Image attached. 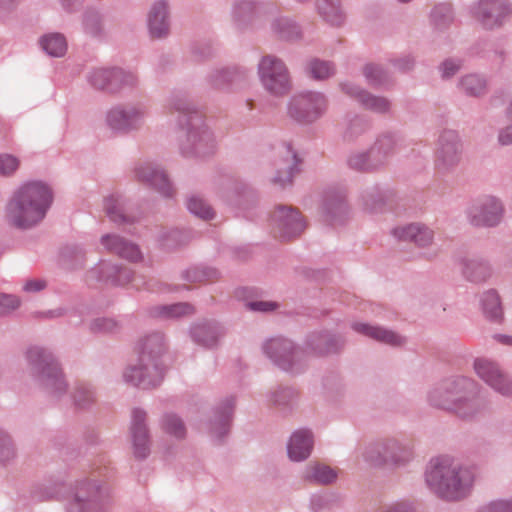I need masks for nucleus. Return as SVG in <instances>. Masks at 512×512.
I'll use <instances>...</instances> for the list:
<instances>
[{
  "label": "nucleus",
  "instance_id": "1",
  "mask_svg": "<svg viewBox=\"0 0 512 512\" xmlns=\"http://www.w3.org/2000/svg\"><path fill=\"white\" fill-rule=\"evenodd\" d=\"M53 202L51 188L41 181H30L18 187L9 199L5 218L7 223L20 230L38 226L46 217Z\"/></svg>",
  "mask_w": 512,
  "mask_h": 512
},
{
  "label": "nucleus",
  "instance_id": "2",
  "mask_svg": "<svg viewBox=\"0 0 512 512\" xmlns=\"http://www.w3.org/2000/svg\"><path fill=\"white\" fill-rule=\"evenodd\" d=\"M26 371L34 382L51 398L60 399L68 384L54 353L43 346L33 345L24 352Z\"/></svg>",
  "mask_w": 512,
  "mask_h": 512
},
{
  "label": "nucleus",
  "instance_id": "3",
  "mask_svg": "<svg viewBox=\"0 0 512 512\" xmlns=\"http://www.w3.org/2000/svg\"><path fill=\"white\" fill-rule=\"evenodd\" d=\"M426 479L428 485L442 497L459 499L472 485L474 477L469 469L461 468L451 458L444 456L431 461Z\"/></svg>",
  "mask_w": 512,
  "mask_h": 512
},
{
  "label": "nucleus",
  "instance_id": "4",
  "mask_svg": "<svg viewBox=\"0 0 512 512\" xmlns=\"http://www.w3.org/2000/svg\"><path fill=\"white\" fill-rule=\"evenodd\" d=\"M164 351L163 338L153 335L145 340L141 365L134 366L130 371V383L143 389L155 387L163 378V370L156 363V358Z\"/></svg>",
  "mask_w": 512,
  "mask_h": 512
},
{
  "label": "nucleus",
  "instance_id": "5",
  "mask_svg": "<svg viewBox=\"0 0 512 512\" xmlns=\"http://www.w3.org/2000/svg\"><path fill=\"white\" fill-rule=\"evenodd\" d=\"M89 287H120L128 281V270L125 263L111 260H100L84 276Z\"/></svg>",
  "mask_w": 512,
  "mask_h": 512
},
{
  "label": "nucleus",
  "instance_id": "6",
  "mask_svg": "<svg viewBox=\"0 0 512 512\" xmlns=\"http://www.w3.org/2000/svg\"><path fill=\"white\" fill-rule=\"evenodd\" d=\"M66 510L67 512H106L102 504L100 484L88 479L77 481Z\"/></svg>",
  "mask_w": 512,
  "mask_h": 512
},
{
  "label": "nucleus",
  "instance_id": "7",
  "mask_svg": "<svg viewBox=\"0 0 512 512\" xmlns=\"http://www.w3.org/2000/svg\"><path fill=\"white\" fill-rule=\"evenodd\" d=\"M85 78L92 89L108 95H117L125 88L128 74L119 66H101L88 70Z\"/></svg>",
  "mask_w": 512,
  "mask_h": 512
},
{
  "label": "nucleus",
  "instance_id": "8",
  "mask_svg": "<svg viewBox=\"0 0 512 512\" xmlns=\"http://www.w3.org/2000/svg\"><path fill=\"white\" fill-rule=\"evenodd\" d=\"M258 73L264 88L274 95H283L290 89L288 71L284 63L274 57L265 56L259 63Z\"/></svg>",
  "mask_w": 512,
  "mask_h": 512
},
{
  "label": "nucleus",
  "instance_id": "9",
  "mask_svg": "<svg viewBox=\"0 0 512 512\" xmlns=\"http://www.w3.org/2000/svg\"><path fill=\"white\" fill-rule=\"evenodd\" d=\"M326 107L324 97L319 93H305L295 96L290 104L289 113L298 121L311 122L317 119Z\"/></svg>",
  "mask_w": 512,
  "mask_h": 512
},
{
  "label": "nucleus",
  "instance_id": "10",
  "mask_svg": "<svg viewBox=\"0 0 512 512\" xmlns=\"http://www.w3.org/2000/svg\"><path fill=\"white\" fill-rule=\"evenodd\" d=\"M150 444L146 414L140 409H134L130 415V452L135 458H145L150 453Z\"/></svg>",
  "mask_w": 512,
  "mask_h": 512
},
{
  "label": "nucleus",
  "instance_id": "11",
  "mask_svg": "<svg viewBox=\"0 0 512 512\" xmlns=\"http://www.w3.org/2000/svg\"><path fill=\"white\" fill-rule=\"evenodd\" d=\"M275 236L289 239L299 235L305 229L301 214L287 207H279L272 215Z\"/></svg>",
  "mask_w": 512,
  "mask_h": 512
},
{
  "label": "nucleus",
  "instance_id": "12",
  "mask_svg": "<svg viewBox=\"0 0 512 512\" xmlns=\"http://www.w3.org/2000/svg\"><path fill=\"white\" fill-rule=\"evenodd\" d=\"M394 142L391 137H383L376 145L369 151V153L354 154L349 159V165L353 169L359 171H367L375 168L380 163V155L382 151L387 155L392 151Z\"/></svg>",
  "mask_w": 512,
  "mask_h": 512
},
{
  "label": "nucleus",
  "instance_id": "13",
  "mask_svg": "<svg viewBox=\"0 0 512 512\" xmlns=\"http://www.w3.org/2000/svg\"><path fill=\"white\" fill-rule=\"evenodd\" d=\"M475 370L479 377L498 392L508 395L512 393V383L500 372L498 367L486 359L475 361Z\"/></svg>",
  "mask_w": 512,
  "mask_h": 512
},
{
  "label": "nucleus",
  "instance_id": "14",
  "mask_svg": "<svg viewBox=\"0 0 512 512\" xmlns=\"http://www.w3.org/2000/svg\"><path fill=\"white\" fill-rule=\"evenodd\" d=\"M501 204L494 197H487L470 211L471 222L476 226H492L499 222Z\"/></svg>",
  "mask_w": 512,
  "mask_h": 512
},
{
  "label": "nucleus",
  "instance_id": "15",
  "mask_svg": "<svg viewBox=\"0 0 512 512\" xmlns=\"http://www.w3.org/2000/svg\"><path fill=\"white\" fill-rule=\"evenodd\" d=\"M510 13L506 0H481L477 11V18L487 28L499 24L501 20Z\"/></svg>",
  "mask_w": 512,
  "mask_h": 512
},
{
  "label": "nucleus",
  "instance_id": "16",
  "mask_svg": "<svg viewBox=\"0 0 512 512\" xmlns=\"http://www.w3.org/2000/svg\"><path fill=\"white\" fill-rule=\"evenodd\" d=\"M148 27L153 38H161L168 34L170 28L169 9L165 1H157L150 8Z\"/></svg>",
  "mask_w": 512,
  "mask_h": 512
},
{
  "label": "nucleus",
  "instance_id": "17",
  "mask_svg": "<svg viewBox=\"0 0 512 512\" xmlns=\"http://www.w3.org/2000/svg\"><path fill=\"white\" fill-rule=\"evenodd\" d=\"M313 448L312 434L308 430L295 431L288 442V456L292 461L305 460Z\"/></svg>",
  "mask_w": 512,
  "mask_h": 512
},
{
  "label": "nucleus",
  "instance_id": "18",
  "mask_svg": "<svg viewBox=\"0 0 512 512\" xmlns=\"http://www.w3.org/2000/svg\"><path fill=\"white\" fill-rule=\"evenodd\" d=\"M394 235L401 240L414 241L419 246H427L433 239V232L419 224H409L407 226L398 227L394 230Z\"/></svg>",
  "mask_w": 512,
  "mask_h": 512
},
{
  "label": "nucleus",
  "instance_id": "19",
  "mask_svg": "<svg viewBox=\"0 0 512 512\" xmlns=\"http://www.w3.org/2000/svg\"><path fill=\"white\" fill-rule=\"evenodd\" d=\"M136 174L140 180L151 183L164 196H171L173 194L172 186L163 171L156 170L147 165L138 169Z\"/></svg>",
  "mask_w": 512,
  "mask_h": 512
},
{
  "label": "nucleus",
  "instance_id": "20",
  "mask_svg": "<svg viewBox=\"0 0 512 512\" xmlns=\"http://www.w3.org/2000/svg\"><path fill=\"white\" fill-rule=\"evenodd\" d=\"M38 42L42 50L51 57H64L68 50L67 39L64 34L59 32L44 34Z\"/></svg>",
  "mask_w": 512,
  "mask_h": 512
},
{
  "label": "nucleus",
  "instance_id": "21",
  "mask_svg": "<svg viewBox=\"0 0 512 512\" xmlns=\"http://www.w3.org/2000/svg\"><path fill=\"white\" fill-rule=\"evenodd\" d=\"M104 211L111 222L122 225L127 222L126 198L113 194L105 198Z\"/></svg>",
  "mask_w": 512,
  "mask_h": 512
},
{
  "label": "nucleus",
  "instance_id": "22",
  "mask_svg": "<svg viewBox=\"0 0 512 512\" xmlns=\"http://www.w3.org/2000/svg\"><path fill=\"white\" fill-rule=\"evenodd\" d=\"M353 329L377 341L393 346L401 345L404 342V339L401 336L380 327H373L364 323H355L353 325Z\"/></svg>",
  "mask_w": 512,
  "mask_h": 512
},
{
  "label": "nucleus",
  "instance_id": "23",
  "mask_svg": "<svg viewBox=\"0 0 512 512\" xmlns=\"http://www.w3.org/2000/svg\"><path fill=\"white\" fill-rule=\"evenodd\" d=\"M106 125L114 134H125L128 130V109L124 104L112 106L106 113Z\"/></svg>",
  "mask_w": 512,
  "mask_h": 512
},
{
  "label": "nucleus",
  "instance_id": "24",
  "mask_svg": "<svg viewBox=\"0 0 512 512\" xmlns=\"http://www.w3.org/2000/svg\"><path fill=\"white\" fill-rule=\"evenodd\" d=\"M459 144L453 132H446L441 138V148L438 157L444 165H453L459 160Z\"/></svg>",
  "mask_w": 512,
  "mask_h": 512
},
{
  "label": "nucleus",
  "instance_id": "25",
  "mask_svg": "<svg viewBox=\"0 0 512 512\" xmlns=\"http://www.w3.org/2000/svg\"><path fill=\"white\" fill-rule=\"evenodd\" d=\"M18 450L13 437L0 428V465L8 466L15 462Z\"/></svg>",
  "mask_w": 512,
  "mask_h": 512
},
{
  "label": "nucleus",
  "instance_id": "26",
  "mask_svg": "<svg viewBox=\"0 0 512 512\" xmlns=\"http://www.w3.org/2000/svg\"><path fill=\"white\" fill-rule=\"evenodd\" d=\"M100 242L109 253L124 260L128 259V242L124 237L117 234H106L101 237Z\"/></svg>",
  "mask_w": 512,
  "mask_h": 512
},
{
  "label": "nucleus",
  "instance_id": "27",
  "mask_svg": "<svg viewBox=\"0 0 512 512\" xmlns=\"http://www.w3.org/2000/svg\"><path fill=\"white\" fill-rule=\"evenodd\" d=\"M287 158L285 163L279 164L278 174L274 178V182L280 184L281 186H285L292 182V178L296 171V167L299 163L297 156L290 149L287 150Z\"/></svg>",
  "mask_w": 512,
  "mask_h": 512
},
{
  "label": "nucleus",
  "instance_id": "28",
  "mask_svg": "<svg viewBox=\"0 0 512 512\" xmlns=\"http://www.w3.org/2000/svg\"><path fill=\"white\" fill-rule=\"evenodd\" d=\"M440 396L441 395L439 392H434L433 395L431 396V401L437 406L443 407L448 410L455 411L461 417L470 416V414H471L470 413V409H471L470 403H468V402H463V403L461 402L460 404L450 403L452 400H454V394L452 392H447L445 394L443 400L438 399Z\"/></svg>",
  "mask_w": 512,
  "mask_h": 512
},
{
  "label": "nucleus",
  "instance_id": "29",
  "mask_svg": "<svg viewBox=\"0 0 512 512\" xmlns=\"http://www.w3.org/2000/svg\"><path fill=\"white\" fill-rule=\"evenodd\" d=\"M84 32L91 37H100L103 34L102 16L95 9H87L82 16Z\"/></svg>",
  "mask_w": 512,
  "mask_h": 512
},
{
  "label": "nucleus",
  "instance_id": "30",
  "mask_svg": "<svg viewBox=\"0 0 512 512\" xmlns=\"http://www.w3.org/2000/svg\"><path fill=\"white\" fill-rule=\"evenodd\" d=\"M317 6L320 13L332 25H340L343 22V15L338 6V0H318Z\"/></svg>",
  "mask_w": 512,
  "mask_h": 512
},
{
  "label": "nucleus",
  "instance_id": "31",
  "mask_svg": "<svg viewBox=\"0 0 512 512\" xmlns=\"http://www.w3.org/2000/svg\"><path fill=\"white\" fill-rule=\"evenodd\" d=\"M120 328L119 321L111 317H98L89 323L90 332L95 334H115Z\"/></svg>",
  "mask_w": 512,
  "mask_h": 512
},
{
  "label": "nucleus",
  "instance_id": "32",
  "mask_svg": "<svg viewBox=\"0 0 512 512\" xmlns=\"http://www.w3.org/2000/svg\"><path fill=\"white\" fill-rule=\"evenodd\" d=\"M336 477V471L323 464L311 465L307 471V478L322 484L331 483Z\"/></svg>",
  "mask_w": 512,
  "mask_h": 512
},
{
  "label": "nucleus",
  "instance_id": "33",
  "mask_svg": "<svg viewBox=\"0 0 512 512\" xmlns=\"http://www.w3.org/2000/svg\"><path fill=\"white\" fill-rule=\"evenodd\" d=\"M73 399L77 407L87 408L94 403L95 392L91 385L80 383L74 389Z\"/></svg>",
  "mask_w": 512,
  "mask_h": 512
},
{
  "label": "nucleus",
  "instance_id": "34",
  "mask_svg": "<svg viewBox=\"0 0 512 512\" xmlns=\"http://www.w3.org/2000/svg\"><path fill=\"white\" fill-rule=\"evenodd\" d=\"M266 352L271 358L280 361L281 358L289 357L292 355L291 345L284 339H272L266 344Z\"/></svg>",
  "mask_w": 512,
  "mask_h": 512
},
{
  "label": "nucleus",
  "instance_id": "35",
  "mask_svg": "<svg viewBox=\"0 0 512 512\" xmlns=\"http://www.w3.org/2000/svg\"><path fill=\"white\" fill-rule=\"evenodd\" d=\"M484 313L491 319H499L502 316L500 300L495 291H488L482 297Z\"/></svg>",
  "mask_w": 512,
  "mask_h": 512
},
{
  "label": "nucleus",
  "instance_id": "36",
  "mask_svg": "<svg viewBox=\"0 0 512 512\" xmlns=\"http://www.w3.org/2000/svg\"><path fill=\"white\" fill-rule=\"evenodd\" d=\"M354 95L368 108L384 112L389 108V102L384 98L374 97L365 91L356 90Z\"/></svg>",
  "mask_w": 512,
  "mask_h": 512
},
{
  "label": "nucleus",
  "instance_id": "37",
  "mask_svg": "<svg viewBox=\"0 0 512 512\" xmlns=\"http://www.w3.org/2000/svg\"><path fill=\"white\" fill-rule=\"evenodd\" d=\"M21 161L18 157L8 153L0 154V176L11 177L19 169Z\"/></svg>",
  "mask_w": 512,
  "mask_h": 512
},
{
  "label": "nucleus",
  "instance_id": "38",
  "mask_svg": "<svg viewBox=\"0 0 512 512\" xmlns=\"http://www.w3.org/2000/svg\"><path fill=\"white\" fill-rule=\"evenodd\" d=\"M187 207L191 213L195 214L199 218L211 219L214 216L212 208L199 197H191L188 200Z\"/></svg>",
  "mask_w": 512,
  "mask_h": 512
},
{
  "label": "nucleus",
  "instance_id": "39",
  "mask_svg": "<svg viewBox=\"0 0 512 512\" xmlns=\"http://www.w3.org/2000/svg\"><path fill=\"white\" fill-rule=\"evenodd\" d=\"M163 427L167 433L176 438H182L185 435V427L182 421L175 415H167L164 418Z\"/></svg>",
  "mask_w": 512,
  "mask_h": 512
},
{
  "label": "nucleus",
  "instance_id": "40",
  "mask_svg": "<svg viewBox=\"0 0 512 512\" xmlns=\"http://www.w3.org/2000/svg\"><path fill=\"white\" fill-rule=\"evenodd\" d=\"M462 86L470 95H479L485 90V81L477 75H469L462 80Z\"/></svg>",
  "mask_w": 512,
  "mask_h": 512
},
{
  "label": "nucleus",
  "instance_id": "41",
  "mask_svg": "<svg viewBox=\"0 0 512 512\" xmlns=\"http://www.w3.org/2000/svg\"><path fill=\"white\" fill-rule=\"evenodd\" d=\"M193 312V307L187 303H177L170 306H163L160 310L165 317H180Z\"/></svg>",
  "mask_w": 512,
  "mask_h": 512
},
{
  "label": "nucleus",
  "instance_id": "42",
  "mask_svg": "<svg viewBox=\"0 0 512 512\" xmlns=\"http://www.w3.org/2000/svg\"><path fill=\"white\" fill-rule=\"evenodd\" d=\"M20 299L12 294L0 293V316L7 315L20 306Z\"/></svg>",
  "mask_w": 512,
  "mask_h": 512
},
{
  "label": "nucleus",
  "instance_id": "43",
  "mask_svg": "<svg viewBox=\"0 0 512 512\" xmlns=\"http://www.w3.org/2000/svg\"><path fill=\"white\" fill-rule=\"evenodd\" d=\"M464 274L472 281H480L486 277L487 267L482 263L472 261L466 266Z\"/></svg>",
  "mask_w": 512,
  "mask_h": 512
},
{
  "label": "nucleus",
  "instance_id": "44",
  "mask_svg": "<svg viewBox=\"0 0 512 512\" xmlns=\"http://www.w3.org/2000/svg\"><path fill=\"white\" fill-rule=\"evenodd\" d=\"M310 72L315 79H325L333 73V67L327 62L315 60L310 64Z\"/></svg>",
  "mask_w": 512,
  "mask_h": 512
},
{
  "label": "nucleus",
  "instance_id": "45",
  "mask_svg": "<svg viewBox=\"0 0 512 512\" xmlns=\"http://www.w3.org/2000/svg\"><path fill=\"white\" fill-rule=\"evenodd\" d=\"M364 74L369 81L379 83L381 82L383 72L378 66L370 64L364 68Z\"/></svg>",
  "mask_w": 512,
  "mask_h": 512
},
{
  "label": "nucleus",
  "instance_id": "46",
  "mask_svg": "<svg viewBox=\"0 0 512 512\" xmlns=\"http://www.w3.org/2000/svg\"><path fill=\"white\" fill-rule=\"evenodd\" d=\"M480 512H512V507L507 502L498 501L483 507Z\"/></svg>",
  "mask_w": 512,
  "mask_h": 512
},
{
  "label": "nucleus",
  "instance_id": "47",
  "mask_svg": "<svg viewBox=\"0 0 512 512\" xmlns=\"http://www.w3.org/2000/svg\"><path fill=\"white\" fill-rule=\"evenodd\" d=\"M247 307L254 311H270L274 310L277 307V304L268 301H255L248 303Z\"/></svg>",
  "mask_w": 512,
  "mask_h": 512
},
{
  "label": "nucleus",
  "instance_id": "48",
  "mask_svg": "<svg viewBox=\"0 0 512 512\" xmlns=\"http://www.w3.org/2000/svg\"><path fill=\"white\" fill-rule=\"evenodd\" d=\"M345 211H346V208L342 202H338L335 205H329L326 208V220L332 223L333 222L332 218L334 215H336V214L342 215L343 213H345Z\"/></svg>",
  "mask_w": 512,
  "mask_h": 512
},
{
  "label": "nucleus",
  "instance_id": "49",
  "mask_svg": "<svg viewBox=\"0 0 512 512\" xmlns=\"http://www.w3.org/2000/svg\"><path fill=\"white\" fill-rule=\"evenodd\" d=\"M66 13H74L81 7L83 0H58Z\"/></svg>",
  "mask_w": 512,
  "mask_h": 512
},
{
  "label": "nucleus",
  "instance_id": "50",
  "mask_svg": "<svg viewBox=\"0 0 512 512\" xmlns=\"http://www.w3.org/2000/svg\"><path fill=\"white\" fill-rule=\"evenodd\" d=\"M19 2L20 0H0V18L5 19Z\"/></svg>",
  "mask_w": 512,
  "mask_h": 512
},
{
  "label": "nucleus",
  "instance_id": "51",
  "mask_svg": "<svg viewBox=\"0 0 512 512\" xmlns=\"http://www.w3.org/2000/svg\"><path fill=\"white\" fill-rule=\"evenodd\" d=\"M46 286L45 281L40 279H31L26 281V283L23 286V289L26 292H39L43 290Z\"/></svg>",
  "mask_w": 512,
  "mask_h": 512
},
{
  "label": "nucleus",
  "instance_id": "52",
  "mask_svg": "<svg viewBox=\"0 0 512 512\" xmlns=\"http://www.w3.org/2000/svg\"><path fill=\"white\" fill-rule=\"evenodd\" d=\"M459 64L452 61V60H447L445 61L443 64H442V76L444 78L446 77H450L452 75H454L458 69H459Z\"/></svg>",
  "mask_w": 512,
  "mask_h": 512
},
{
  "label": "nucleus",
  "instance_id": "53",
  "mask_svg": "<svg viewBox=\"0 0 512 512\" xmlns=\"http://www.w3.org/2000/svg\"><path fill=\"white\" fill-rule=\"evenodd\" d=\"M66 314V309L63 307H58L55 309H51L45 312L40 313V315L44 318L54 319L62 317Z\"/></svg>",
  "mask_w": 512,
  "mask_h": 512
},
{
  "label": "nucleus",
  "instance_id": "54",
  "mask_svg": "<svg viewBox=\"0 0 512 512\" xmlns=\"http://www.w3.org/2000/svg\"><path fill=\"white\" fill-rule=\"evenodd\" d=\"M499 142L502 145L512 143V126H508L499 133Z\"/></svg>",
  "mask_w": 512,
  "mask_h": 512
},
{
  "label": "nucleus",
  "instance_id": "55",
  "mask_svg": "<svg viewBox=\"0 0 512 512\" xmlns=\"http://www.w3.org/2000/svg\"><path fill=\"white\" fill-rule=\"evenodd\" d=\"M385 512H412L411 508L405 503H397L388 508Z\"/></svg>",
  "mask_w": 512,
  "mask_h": 512
},
{
  "label": "nucleus",
  "instance_id": "56",
  "mask_svg": "<svg viewBox=\"0 0 512 512\" xmlns=\"http://www.w3.org/2000/svg\"><path fill=\"white\" fill-rule=\"evenodd\" d=\"M193 333H194L195 338H197L198 341L203 342V344H205L206 346H211V345H213L215 343V337L214 336L211 337L209 340H204V339L201 338L202 333H203V329L202 328H196Z\"/></svg>",
  "mask_w": 512,
  "mask_h": 512
},
{
  "label": "nucleus",
  "instance_id": "57",
  "mask_svg": "<svg viewBox=\"0 0 512 512\" xmlns=\"http://www.w3.org/2000/svg\"><path fill=\"white\" fill-rule=\"evenodd\" d=\"M141 259V252L138 247L130 244V262Z\"/></svg>",
  "mask_w": 512,
  "mask_h": 512
},
{
  "label": "nucleus",
  "instance_id": "58",
  "mask_svg": "<svg viewBox=\"0 0 512 512\" xmlns=\"http://www.w3.org/2000/svg\"><path fill=\"white\" fill-rule=\"evenodd\" d=\"M209 140H210V135H209L206 131H204V132H203V135H201V136L199 137V141H198V143L196 144V147H195L196 152H197V153H200V152H201L202 142H208Z\"/></svg>",
  "mask_w": 512,
  "mask_h": 512
},
{
  "label": "nucleus",
  "instance_id": "59",
  "mask_svg": "<svg viewBox=\"0 0 512 512\" xmlns=\"http://www.w3.org/2000/svg\"><path fill=\"white\" fill-rule=\"evenodd\" d=\"M502 341H503L504 343H507V344H511V345H512V337L503 336V337H502Z\"/></svg>",
  "mask_w": 512,
  "mask_h": 512
},
{
  "label": "nucleus",
  "instance_id": "60",
  "mask_svg": "<svg viewBox=\"0 0 512 512\" xmlns=\"http://www.w3.org/2000/svg\"><path fill=\"white\" fill-rule=\"evenodd\" d=\"M189 139H192L193 141L196 140V134L194 132L189 133Z\"/></svg>",
  "mask_w": 512,
  "mask_h": 512
},
{
  "label": "nucleus",
  "instance_id": "61",
  "mask_svg": "<svg viewBox=\"0 0 512 512\" xmlns=\"http://www.w3.org/2000/svg\"><path fill=\"white\" fill-rule=\"evenodd\" d=\"M123 379L126 381L127 380V375L126 373H123Z\"/></svg>",
  "mask_w": 512,
  "mask_h": 512
}]
</instances>
